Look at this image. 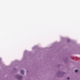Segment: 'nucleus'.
<instances>
[{
	"label": "nucleus",
	"mask_w": 80,
	"mask_h": 80,
	"mask_svg": "<svg viewBox=\"0 0 80 80\" xmlns=\"http://www.w3.org/2000/svg\"><path fill=\"white\" fill-rule=\"evenodd\" d=\"M69 79H70V78L68 77V78H67V79H68V80H69Z\"/></svg>",
	"instance_id": "7ed1b4c3"
},
{
	"label": "nucleus",
	"mask_w": 80,
	"mask_h": 80,
	"mask_svg": "<svg viewBox=\"0 0 80 80\" xmlns=\"http://www.w3.org/2000/svg\"><path fill=\"white\" fill-rule=\"evenodd\" d=\"M78 72V70H76L75 71V72Z\"/></svg>",
	"instance_id": "f03ea898"
},
{
	"label": "nucleus",
	"mask_w": 80,
	"mask_h": 80,
	"mask_svg": "<svg viewBox=\"0 0 80 80\" xmlns=\"http://www.w3.org/2000/svg\"><path fill=\"white\" fill-rule=\"evenodd\" d=\"M21 73L22 74H24V71L23 70H21Z\"/></svg>",
	"instance_id": "f257e3e1"
}]
</instances>
